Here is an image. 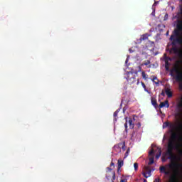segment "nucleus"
<instances>
[{
  "mask_svg": "<svg viewBox=\"0 0 182 182\" xmlns=\"http://www.w3.org/2000/svg\"><path fill=\"white\" fill-rule=\"evenodd\" d=\"M177 22L176 28L173 30L169 38L173 46L170 49V53L178 55L182 59V38L180 34L182 31V20H178Z\"/></svg>",
  "mask_w": 182,
  "mask_h": 182,
  "instance_id": "f257e3e1",
  "label": "nucleus"
},
{
  "mask_svg": "<svg viewBox=\"0 0 182 182\" xmlns=\"http://www.w3.org/2000/svg\"><path fill=\"white\" fill-rule=\"evenodd\" d=\"M169 127L168 133L171 134L170 137H182V136H178L182 133V123H176L165 122L163 124V129H166Z\"/></svg>",
  "mask_w": 182,
  "mask_h": 182,
  "instance_id": "f03ea898",
  "label": "nucleus"
},
{
  "mask_svg": "<svg viewBox=\"0 0 182 182\" xmlns=\"http://www.w3.org/2000/svg\"><path fill=\"white\" fill-rule=\"evenodd\" d=\"M176 137H171L168 144V149L166 151V156H168V159L170 160H176V156H174V153H173V150L174 149H177L180 147V145L176 142Z\"/></svg>",
  "mask_w": 182,
  "mask_h": 182,
  "instance_id": "7ed1b4c3",
  "label": "nucleus"
},
{
  "mask_svg": "<svg viewBox=\"0 0 182 182\" xmlns=\"http://www.w3.org/2000/svg\"><path fill=\"white\" fill-rule=\"evenodd\" d=\"M171 76L175 77L176 82H182V73L180 71V70H178V65L171 70Z\"/></svg>",
  "mask_w": 182,
  "mask_h": 182,
  "instance_id": "20e7f679",
  "label": "nucleus"
},
{
  "mask_svg": "<svg viewBox=\"0 0 182 182\" xmlns=\"http://www.w3.org/2000/svg\"><path fill=\"white\" fill-rule=\"evenodd\" d=\"M114 150L115 151H117V153H120V151H122V149L123 150V151H126V141H123L121 143H119L116 145L114 146L113 147Z\"/></svg>",
  "mask_w": 182,
  "mask_h": 182,
  "instance_id": "39448f33",
  "label": "nucleus"
},
{
  "mask_svg": "<svg viewBox=\"0 0 182 182\" xmlns=\"http://www.w3.org/2000/svg\"><path fill=\"white\" fill-rule=\"evenodd\" d=\"M127 80L130 83V85L135 83L136 82V76L133 75L132 72L127 73Z\"/></svg>",
  "mask_w": 182,
  "mask_h": 182,
  "instance_id": "423d86ee",
  "label": "nucleus"
},
{
  "mask_svg": "<svg viewBox=\"0 0 182 182\" xmlns=\"http://www.w3.org/2000/svg\"><path fill=\"white\" fill-rule=\"evenodd\" d=\"M149 155L151 157L149 158V162L148 163L149 166H151L154 163V149H151L149 153Z\"/></svg>",
  "mask_w": 182,
  "mask_h": 182,
  "instance_id": "0eeeda50",
  "label": "nucleus"
},
{
  "mask_svg": "<svg viewBox=\"0 0 182 182\" xmlns=\"http://www.w3.org/2000/svg\"><path fill=\"white\" fill-rule=\"evenodd\" d=\"M159 171L160 173H164L165 176H170V174H171V172L170 171L166 170V166H160Z\"/></svg>",
  "mask_w": 182,
  "mask_h": 182,
  "instance_id": "6e6552de",
  "label": "nucleus"
},
{
  "mask_svg": "<svg viewBox=\"0 0 182 182\" xmlns=\"http://www.w3.org/2000/svg\"><path fill=\"white\" fill-rule=\"evenodd\" d=\"M166 167H169V168H177V167H181V165L176 164V162H171V164L166 165Z\"/></svg>",
  "mask_w": 182,
  "mask_h": 182,
  "instance_id": "1a4fd4ad",
  "label": "nucleus"
},
{
  "mask_svg": "<svg viewBox=\"0 0 182 182\" xmlns=\"http://www.w3.org/2000/svg\"><path fill=\"white\" fill-rule=\"evenodd\" d=\"M162 107H166L167 109H168V107H170V104H168V100H166V101L160 103L159 108L162 109Z\"/></svg>",
  "mask_w": 182,
  "mask_h": 182,
  "instance_id": "9d476101",
  "label": "nucleus"
},
{
  "mask_svg": "<svg viewBox=\"0 0 182 182\" xmlns=\"http://www.w3.org/2000/svg\"><path fill=\"white\" fill-rule=\"evenodd\" d=\"M178 107L180 109V112H178V114H176V116H178V117H181L182 116V97L181 98V101L179 102V103L178 104Z\"/></svg>",
  "mask_w": 182,
  "mask_h": 182,
  "instance_id": "9b49d317",
  "label": "nucleus"
},
{
  "mask_svg": "<svg viewBox=\"0 0 182 182\" xmlns=\"http://www.w3.org/2000/svg\"><path fill=\"white\" fill-rule=\"evenodd\" d=\"M147 170V173L146 172H143V176L144 177H145V178H149V177H150V176H151V170H150L149 168H146Z\"/></svg>",
  "mask_w": 182,
  "mask_h": 182,
  "instance_id": "f8f14e48",
  "label": "nucleus"
},
{
  "mask_svg": "<svg viewBox=\"0 0 182 182\" xmlns=\"http://www.w3.org/2000/svg\"><path fill=\"white\" fill-rule=\"evenodd\" d=\"M165 93L166 94L168 97H173V92H171V90H170V88H166L165 90Z\"/></svg>",
  "mask_w": 182,
  "mask_h": 182,
  "instance_id": "ddd939ff",
  "label": "nucleus"
},
{
  "mask_svg": "<svg viewBox=\"0 0 182 182\" xmlns=\"http://www.w3.org/2000/svg\"><path fill=\"white\" fill-rule=\"evenodd\" d=\"M149 36H150V35L149 33L143 34L140 37V41L141 42V41H146V40L149 39Z\"/></svg>",
  "mask_w": 182,
  "mask_h": 182,
  "instance_id": "4468645a",
  "label": "nucleus"
},
{
  "mask_svg": "<svg viewBox=\"0 0 182 182\" xmlns=\"http://www.w3.org/2000/svg\"><path fill=\"white\" fill-rule=\"evenodd\" d=\"M165 68L166 70L170 69V63H168V57H166L165 58Z\"/></svg>",
  "mask_w": 182,
  "mask_h": 182,
  "instance_id": "2eb2a0df",
  "label": "nucleus"
},
{
  "mask_svg": "<svg viewBox=\"0 0 182 182\" xmlns=\"http://www.w3.org/2000/svg\"><path fill=\"white\" fill-rule=\"evenodd\" d=\"M123 164H124L123 160L119 159L118 160V170H117V171H119L120 170V168H122V167H123Z\"/></svg>",
  "mask_w": 182,
  "mask_h": 182,
  "instance_id": "dca6fc26",
  "label": "nucleus"
},
{
  "mask_svg": "<svg viewBox=\"0 0 182 182\" xmlns=\"http://www.w3.org/2000/svg\"><path fill=\"white\" fill-rule=\"evenodd\" d=\"M119 112H120V109H117L114 112V120L115 121V122H117V114H119Z\"/></svg>",
  "mask_w": 182,
  "mask_h": 182,
  "instance_id": "f3484780",
  "label": "nucleus"
},
{
  "mask_svg": "<svg viewBox=\"0 0 182 182\" xmlns=\"http://www.w3.org/2000/svg\"><path fill=\"white\" fill-rule=\"evenodd\" d=\"M128 123L129 124V129H134V124H133V119L132 118L129 119Z\"/></svg>",
  "mask_w": 182,
  "mask_h": 182,
  "instance_id": "a211bd4d",
  "label": "nucleus"
},
{
  "mask_svg": "<svg viewBox=\"0 0 182 182\" xmlns=\"http://www.w3.org/2000/svg\"><path fill=\"white\" fill-rule=\"evenodd\" d=\"M151 80H152V82H154V83H155V85L159 86V79H157V77L154 76Z\"/></svg>",
  "mask_w": 182,
  "mask_h": 182,
  "instance_id": "6ab92c4d",
  "label": "nucleus"
},
{
  "mask_svg": "<svg viewBox=\"0 0 182 182\" xmlns=\"http://www.w3.org/2000/svg\"><path fill=\"white\" fill-rule=\"evenodd\" d=\"M151 105H153L154 107H157V100H156V98H151Z\"/></svg>",
  "mask_w": 182,
  "mask_h": 182,
  "instance_id": "aec40b11",
  "label": "nucleus"
},
{
  "mask_svg": "<svg viewBox=\"0 0 182 182\" xmlns=\"http://www.w3.org/2000/svg\"><path fill=\"white\" fill-rule=\"evenodd\" d=\"M170 182H178V181H177V176L173 175L170 178Z\"/></svg>",
  "mask_w": 182,
  "mask_h": 182,
  "instance_id": "412c9836",
  "label": "nucleus"
},
{
  "mask_svg": "<svg viewBox=\"0 0 182 182\" xmlns=\"http://www.w3.org/2000/svg\"><path fill=\"white\" fill-rule=\"evenodd\" d=\"M159 154L156 155V159H160V156H161V149L158 148Z\"/></svg>",
  "mask_w": 182,
  "mask_h": 182,
  "instance_id": "4be33fe9",
  "label": "nucleus"
},
{
  "mask_svg": "<svg viewBox=\"0 0 182 182\" xmlns=\"http://www.w3.org/2000/svg\"><path fill=\"white\" fill-rule=\"evenodd\" d=\"M141 76H142V77H143V79H144L145 80H146V79H147V74H146V73L144 72V71H143L142 73H141Z\"/></svg>",
  "mask_w": 182,
  "mask_h": 182,
  "instance_id": "5701e85b",
  "label": "nucleus"
},
{
  "mask_svg": "<svg viewBox=\"0 0 182 182\" xmlns=\"http://www.w3.org/2000/svg\"><path fill=\"white\" fill-rule=\"evenodd\" d=\"M150 63H151V62H150V60H146V61H145L143 64H142V66L144 65V66H148V65H150Z\"/></svg>",
  "mask_w": 182,
  "mask_h": 182,
  "instance_id": "b1692460",
  "label": "nucleus"
},
{
  "mask_svg": "<svg viewBox=\"0 0 182 182\" xmlns=\"http://www.w3.org/2000/svg\"><path fill=\"white\" fill-rule=\"evenodd\" d=\"M134 168L135 171H137V170L139 168V164L134 163Z\"/></svg>",
  "mask_w": 182,
  "mask_h": 182,
  "instance_id": "393cba45",
  "label": "nucleus"
},
{
  "mask_svg": "<svg viewBox=\"0 0 182 182\" xmlns=\"http://www.w3.org/2000/svg\"><path fill=\"white\" fill-rule=\"evenodd\" d=\"M141 86L144 88L145 92H147L149 93V90L146 88V84L144 82H141Z\"/></svg>",
  "mask_w": 182,
  "mask_h": 182,
  "instance_id": "a878e982",
  "label": "nucleus"
},
{
  "mask_svg": "<svg viewBox=\"0 0 182 182\" xmlns=\"http://www.w3.org/2000/svg\"><path fill=\"white\" fill-rule=\"evenodd\" d=\"M114 180H116V173H112V182H114Z\"/></svg>",
  "mask_w": 182,
  "mask_h": 182,
  "instance_id": "bb28decb",
  "label": "nucleus"
},
{
  "mask_svg": "<svg viewBox=\"0 0 182 182\" xmlns=\"http://www.w3.org/2000/svg\"><path fill=\"white\" fill-rule=\"evenodd\" d=\"M137 136H140V135H137V132H133L132 134V137H137Z\"/></svg>",
  "mask_w": 182,
  "mask_h": 182,
  "instance_id": "cd10ccee",
  "label": "nucleus"
},
{
  "mask_svg": "<svg viewBox=\"0 0 182 182\" xmlns=\"http://www.w3.org/2000/svg\"><path fill=\"white\" fill-rule=\"evenodd\" d=\"M129 151H130V150L128 149L127 151L125 153L124 159H126V157H127L129 156Z\"/></svg>",
  "mask_w": 182,
  "mask_h": 182,
  "instance_id": "c85d7f7f",
  "label": "nucleus"
},
{
  "mask_svg": "<svg viewBox=\"0 0 182 182\" xmlns=\"http://www.w3.org/2000/svg\"><path fill=\"white\" fill-rule=\"evenodd\" d=\"M168 19V14H166L164 16V21H167Z\"/></svg>",
  "mask_w": 182,
  "mask_h": 182,
  "instance_id": "c756f323",
  "label": "nucleus"
},
{
  "mask_svg": "<svg viewBox=\"0 0 182 182\" xmlns=\"http://www.w3.org/2000/svg\"><path fill=\"white\" fill-rule=\"evenodd\" d=\"M154 182H160V179L159 178H155Z\"/></svg>",
  "mask_w": 182,
  "mask_h": 182,
  "instance_id": "7c9ffc66",
  "label": "nucleus"
},
{
  "mask_svg": "<svg viewBox=\"0 0 182 182\" xmlns=\"http://www.w3.org/2000/svg\"><path fill=\"white\" fill-rule=\"evenodd\" d=\"M149 43H150V45H151L152 46H154V41H149Z\"/></svg>",
  "mask_w": 182,
  "mask_h": 182,
  "instance_id": "2f4dec72",
  "label": "nucleus"
},
{
  "mask_svg": "<svg viewBox=\"0 0 182 182\" xmlns=\"http://www.w3.org/2000/svg\"><path fill=\"white\" fill-rule=\"evenodd\" d=\"M120 182H127V179L126 178L121 179Z\"/></svg>",
  "mask_w": 182,
  "mask_h": 182,
  "instance_id": "473e14b6",
  "label": "nucleus"
},
{
  "mask_svg": "<svg viewBox=\"0 0 182 182\" xmlns=\"http://www.w3.org/2000/svg\"><path fill=\"white\" fill-rule=\"evenodd\" d=\"M157 4H159V1H155L154 4H153V6H156V5H157Z\"/></svg>",
  "mask_w": 182,
  "mask_h": 182,
  "instance_id": "72a5a7b5",
  "label": "nucleus"
},
{
  "mask_svg": "<svg viewBox=\"0 0 182 182\" xmlns=\"http://www.w3.org/2000/svg\"><path fill=\"white\" fill-rule=\"evenodd\" d=\"M124 127H125L126 130H127V122H126V123L124 124Z\"/></svg>",
  "mask_w": 182,
  "mask_h": 182,
  "instance_id": "f704fd0d",
  "label": "nucleus"
},
{
  "mask_svg": "<svg viewBox=\"0 0 182 182\" xmlns=\"http://www.w3.org/2000/svg\"><path fill=\"white\" fill-rule=\"evenodd\" d=\"M106 178H107V180H109V179L110 178V175H109V176L107 175V176H106Z\"/></svg>",
  "mask_w": 182,
  "mask_h": 182,
  "instance_id": "c9c22d12",
  "label": "nucleus"
},
{
  "mask_svg": "<svg viewBox=\"0 0 182 182\" xmlns=\"http://www.w3.org/2000/svg\"><path fill=\"white\" fill-rule=\"evenodd\" d=\"M129 53H133V52H134L133 50H132L131 48H129Z\"/></svg>",
  "mask_w": 182,
  "mask_h": 182,
  "instance_id": "e433bc0d",
  "label": "nucleus"
},
{
  "mask_svg": "<svg viewBox=\"0 0 182 182\" xmlns=\"http://www.w3.org/2000/svg\"><path fill=\"white\" fill-rule=\"evenodd\" d=\"M161 96H165V94H164V91H162V92L161 93Z\"/></svg>",
  "mask_w": 182,
  "mask_h": 182,
  "instance_id": "4c0bfd02",
  "label": "nucleus"
},
{
  "mask_svg": "<svg viewBox=\"0 0 182 182\" xmlns=\"http://www.w3.org/2000/svg\"><path fill=\"white\" fill-rule=\"evenodd\" d=\"M110 166H114V163H113V162H111V164H110Z\"/></svg>",
  "mask_w": 182,
  "mask_h": 182,
  "instance_id": "58836bf2",
  "label": "nucleus"
},
{
  "mask_svg": "<svg viewBox=\"0 0 182 182\" xmlns=\"http://www.w3.org/2000/svg\"><path fill=\"white\" fill-rule=\"evenodd\" d=\"M168 33H169V31H168L166 32V36H168Z\"/></svg>",
  "mask_w": 182,
  "mask_h": 182,
  "instance_id": "ea45409f",
  "label": "nucleus"
},
{
  "mask_svg": "<svg viewBox=\"0 0 182 182\" xmlns=\"http://www.w3.org/2000/svg\"><path fill=\"white\" fill-rule=\"evenodd\" d=\"M162 161H166V159L165 158H162Z\"/></svg>",
  "mask_w": 182,
  "mask_h": 182,
  "instance_id": "a19ab883",
  "label": "nucleus"
},
{
  "mask_svg": "<svg viewBox=\"0 0 182 182\" xmlns=\"http://www.w3.org/2000/svg\"><path fill=\"white\" fill-rule=\"evenodd\" d=\"M144 182H147V180L146 179H144Z\"/></svg>",
  "mask_w": 182,
  "mask_h": 182,
  "instance_id": "79ce46f5",
  "label": "nucleus"
},
{
  "mask_svg": "<svg viewBox=\"0 0 182 182\" xmlns=\"http://www.w3.org/2000/svg\"><path fill=\"white\" fill-rule=\"evenodd\" d=\"M179 87H182V85L181 84L179 85Z\"/></svg>",
  "mask_w": 182,
  "mask_h": 182,
  "instance_id": "37998d69",
  "label": "nucleus"
},
{
  "mask_svg": "<svg viewBox=\"0 0 182 182\" xmlns=\"http://www.w3.org/2000/svg\"><path fill=\"white\" fill-rule=\"evenodd\" d=\"M181 154H182V151H180Z\"/></svg>",
  "mask_w": 182,
  "mask_h": 182,
  "instance_id": "c03bdc74",
  "label": "nucleus"
},
{
  "mask_svg": "<svg viewBox=\"0 0 182 182\" xmlns=\"http://www.w3.org/2000/svg\"><path fill=\"white\" fill-rule=\"evenodd\" d=\"M149 68H151V65H149Z\"/></svg>",
  "mask_w": 182,
  "mask_h": 182,
  "instance_id": "a18cd8bd",
  "label": "nucleus"
},
{
  "mask_svg": "<svg viewBox=\"0 0 182 182\" xmlns=\"http://www.w3.org/2000/svg\"><path fill=\"white\" fill-rule=\"evenodd\" d=\"M163 140H166V138H164V139Z\"/></svg>",
  "mask_w": 182,
  "mask_h": 182,
  "instance_id": "49530a36",
  "label": "nucleus"
},
{
  "mask_svg": "<svg viewBox=\"0 0 182 182\" xmlns=\"http://www.w3.org/2000/svg\"><path fill=\"white\" fill-rule=\"evenodd\" d=\"M164 137H166V135H164Z\"/></svg>",
  "mask_w": 182,
  "mask_h": 182,
  "instance_id": "de8ad7c7",
  "label": "nucleus"
},
{
  "mask_svg": "<svg viewBox=\"0 0 182 182\" xmlns=\"http://www.w3.org/2000/svg\"><path fill=\"white\" fill-rule=\"evenodd\" d=\"M179 139H182V138H179Z\"/></svg>",
  "mask_w": 182,
  "mask_h": 182,
  "instance_id": "09e8293b",
  "label": "nucleus"
}]
</instances>
